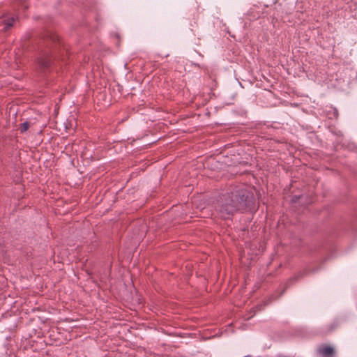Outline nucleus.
<instances>
[{
	"mask_svg": "<svg viewBox=\"0 0 357 357\" xmlns=\"http://www.w3.org/2000/svg\"><path fill=\"white\" fill-rule=\"evenodd\" d=\"M253 203V195L244 188H238L224 196L216 207V211L223 219H229L237 212L249 208Z\"/></svg>",
	"mask_w": 357,
	"mask_h": 357,
	"instance_id": "obj_1",
	"label": "nucleus"
},
{
	"mask_svg": "<svg viewBox=\"0 0 357 357\" xmlns=\"http://www.w3.org/2000/svg\"><path fill=\"white\" fill-rule=\"evenodd\" d=\"M317 351L322 357H331L334 353V350L331 347L326 345L319 347Z\"/></svg>",
	"mask_w": 357,
	"mask_h": 357,
	"instance_id": "obj_2",
	"label": "nucleus"
},
{
	"mask_svg": "<svg viewBox=\"0 0 357 357\" xmlns=\"http://www.w3.org/2000/svg\"><path fill=\"white\" fill-rule=\"evenodd\" d=\"M52 62L51 58L46 55L43 56L42 57L38 59V65L43 68H47L50 66V63Z\"/></svg>",
	"mask_w": 357,
	"mask_h": 357,
	"instance_id": "obj_3",
	"label": "nucleus"
},
{
	"mask_svg": "<svg viewBox=\"0 0 357 357\" xmlns=\"http://www.w3.org/2000/svg\"><path fill=\"white\" fill-rule=\"evenodd\" d=\"M15 21V18L14 17H6L3 20V22L4 23V29H8L10 27H11L13 25Z\"/></svg>",
	"mask_w": 357,
	"mask_h": 357,
	"instance_id": "obj_4",
	"label": "nucleus"
},
{
	"mask_svg": "<svg viewBox=\"0 0 357 357\" xmlns=\"http://www.w3.org/2000/svg\"><path fill=\"white\" fill-rule=\"evenodd\" d=\"M29 128V123L27 122H24L22 125H21V131L22 132H25L28 130Z\"/></svg>",
	"mask_w": 357,
	"mask_h": 357,
	"instance_id": "obj_5",
	"label": "nucleus"
},
{
	"mask_svg": "<svg viewBox=\"0 0 357 357\" xmlns=\"http://www.w3.org/2000/svg\"><path fill=\"white\" fill-rule=\"evenodd\" d=\"M22 6L23 8H28V4L25 1H24L22 3Z\"/></svg>",
	"mask_w": 357,
	"mask_h": 357,
	"instance_id": "obj_6",
	"label": "nucleus"
}]
</instances>
